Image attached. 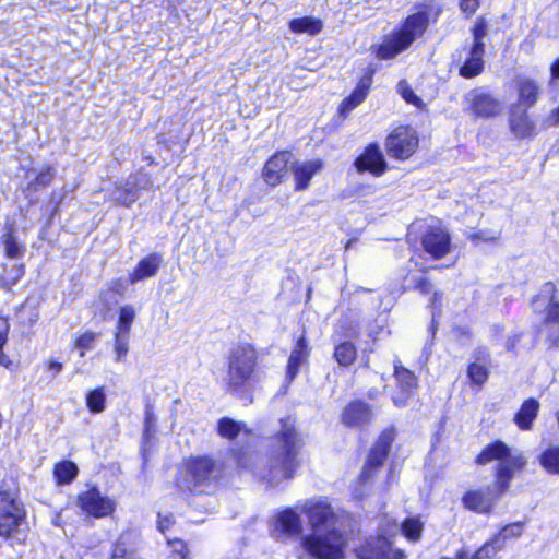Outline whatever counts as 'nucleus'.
Instances as JSON below:
<instances>
[{
	"label": "nucleus",
	"mask_w": 559,
	"mask_h": 559,
	"mask_svg": "<svg viewBox=\"0 0 559 559\" xmlns=\"http://www.w3.org/2000/svg\"><path fill=\"white\" fill-rule=\"evenodd\" d=\"M25 509L16 492L0 490V536L12 537L25 520Z\"/></svg>",
	"instance_id": "obj_6"
},
{
	"label": "nucleus",
	"mask_w": 559,
	"mask_h": 559,
	"mask_svg": "<svg viewBox=\"0 0 559 559\" xmlns=\"http://www.w3.org/2000/svg\"><path fill=\"white\" fill-rule=\"evenodd\" d=\"M136 311L131 305H124L118 310V321L115 333L130 335L131 326L135 320Z\"/></svg>",
	"instance_id": "obj_31"
},
{
	"label": "nucleus",
	"mask_w": 559,
	"mask_h": 559,
	"mask_svg": "<svg viewBox=\"0 0 559 559\" xmlns=\"http://www.w3.org/2000/svg\"><path fill=\"white\" fill-rule=\"evenodd\" d=\"M334 356L342 366L350 365L356 358V348L349 342H344L336 346Z\"/></svg>",
	"instance_id": "obj_38"
},
{
	"label": "nucleus",
	"mask_w": 559,
	"mask_h": 559,
	"mask_svg": "<svg viewBox=\"0 0 559 559\" xmlns=\"http://www.w3.org/2000/svg\"><path fill=\"white\" fill-rule=\"evenodd\" d=\"M462 500L465 508L477 513H489L495 503V497L481 490H469Z\"/></svg>",
	"instance_id": "obj_20"
},
{
	"label": "nucleus",
	"mask_w": 559,
	"mask_h": 559,
	"mask_svg": "<svg viewBox=\"0 0 559 559\" xmlns=\"http://www.w3.org/2000/svg\"><path fill=\"white\" fill-rule=\"evenodd\" d=\"M189 473L193 481L192 490H197V487L203 484H210L217 477V469L215 465L211 460L205 457L191 460L189 462Z\"/></svg>",
	"instance_id": "obj_17"
},
{
	"label": "nucleus",
	"mask_w": 559,
	"mask_h": 559,
	"mask_svg": "<svg viewBox=\"0 0 559 559\" xmlns=\"http://www.w3.org/2000/svg\"><path fill=\"white\" fill-rule=\"evenodd\" d=\"M78 474L76 465L71 461H62L55 465L53 475L58 484L71 483Z\"/></svg>",
	"instance_id": "obj_33"
},
{
	"label": "nucleus",
	"mask_w": 559,
	"mask_h": 559,
	"mask_svg": "<svg viewBox=\"0 0 559 559\" xmlns=\"http://www.w3.org/2000/svg\"><path fill=\"white\" fill-rule=\"evenodd\" d=\"M10 325L5 318L0 317V346H4L8 341Z\"/></svg>",
	"instance_id": "obj_52"
},
{
	"label": "nucleus",
	"mask_w": 559,
	"mask_h": 559,
	"mask_svg": "<svg viewBox=\"0 0 559 559\" xmlns=\"http://www.w3.org/2000/svg\"><path fill=\"white\" fill-rule=\"evenodd\" d=\"M289 28L292 32L297 34L317 35L322 31V22L319 19L312 16H304L293 19L289 22Z\"/></svg>",
	"instance_id": "obj_29"
},
{
	"label": "nucleus",
	"mask_w": 559,
	"mask_h": 559,
	"mask_svg": "<svg viewBox=\"0 0 559 559\" xmlns=\"http://www.w3.org/2000/svg\"><path fill=\"white\" fill-rule=\"evenodd\" d=\"M276 441V447L263 464H259L258 456L253 453H242L237 459L240 467L252 469L253 474L270 486H276L292 478L300 465L299 454L304 442L295 429L293 418L287 417L281 420Z\"/></svg>",
	"instance_id": "obj_1"
},
{
	"label": "nucleus",
	"mask_w": 559,
	"mask_h": 559,
	"mask_svg": "<svg viewBox=\"0 0 559 559\" xmlns=\"http://www.w3.org/2000/svg\"><path fill=\"white\" fill-rule=\"evenodd\" d=\"M355 166L359 173L370 171L374 176L382 175L386 168L383 155L376 145H369L356 159Z\"/></svg>",
	"instance_id": "obj_16"
},
{
	"label": "nucleus",
	"mask_w": 559,
	"mask_h": 559,
	"mask_svg": "<svg viewBox=\"0 0 559 559\" xmlns=\"http://www.w3.org/2000/svg\"><path fill=\"white\" fill-rule=\"evenodd\" d=\"M86 405L92 413L98 414L106 408V394L104 388H96L86 394Z\"/></svg>",
	"instance_id": "obj_37"
},
{
	"label": "nucleus",
	"mask_w": 559,
	"mask_h": 559,
	"mask_svg": "<svg viewBox=\"0 0 559 559\" xmlns=\"http://www.w3.org/2000/svg\"><path fill=\"white\" fill-rule=\"evenodd\" d=\"M3 246L5 255L11 259L21 258L24 254L25 247L17 241L16 237L12 233L4 236Z\"/></svg>",
	"instance_id": "obj_39"
},
{
	"label": "nucleus",
	"mask_w": 559,
	"mask_h": 559,
	"mask_svg": "<svg viewBox=\"0 0 559 559\" xmlns=\"http://www.w3.org/2000/svg\"><path fill=\"white\" fill-rule=\"evenodd\" d=\"M431 287V284L426 278H420L417 281V288L424 293H428Z\"/></svg>",
	"instance_id": "obj_57"
},
{
	"label": "nucleus",
	"mask_w": 559,
	"mask_h": 559,
	"mask_svg": "<svg viewBox=\"0 0 559 559\" xmlns=\"http://www.w3.org/2000/svg\"><path fill=\"white\" fill-rule=\"evenodd\" d=\"M346 540L337 530L310 533L301 539L302 549L312 559H344Z\"/></svg>",
	"instance_id": "obj_5"
},
{
	"label": "nucleus",
	"mask_w": 559,
	"mask_h": 559,
	"mask_svg": "<svg viewBox=\"0 0 559 559\" xmlns=\"http://www.w3.org/2000/svg\"><path fill=\"white\" fill-rule=\"evenodd\" d=\"M288 162V152H280L270 157L263 168L262 176L264 181L271 187L280 185L287 175Z\"/></svg>",
	"instance_id": "obj_15"
},
{
	"label": "nucleus",
	"mask_w": 559,
	"mask_h": 559,
	"mask_svg": "<svg viewBox=\"0 0 559 559\" xmlns=\"http://www.w3.org/2000/svg\"><path fill=\"white\" fill-rule=\"evenodd\" d=\"M467 373L471 381L477 385H483L488 379V369L477 362H473L468 366Z\"/></svg>",
	"instance_id": "obj_43"
},
{
	"label": "nucleus",
	"mask_w": 559,
	"mask_h": 559,
	"mask_svg": "<svg viewBox=\"0 0 559 559\" xmlns=\"http://www.w3.org/2000/svg\"><path fill=\"white\" fill-rule=\"evenodd\" d=\"M544 124L546 127H555L559 124V106L549 112Z\"/></svg>",
	"instance_id": "obj_53"
},
{
	"label": "nucleus",
	"mask_w": 559,
	"mask_h": 559,
	"mask_svg": "<svg viewBox=\"0 0 559 559\" xmlns=\"http://www.w3.org/2000/svg\"><path fill=\"white\" fill-rule=\"evenodd\" d=\"M432 12L431 5H419L416 12L401 22L399 27L376 48V56L380 59H391L411 47L425 34Z\"/></svg>",
	"instance_id": "obj_2"
},
{
	"label": "nucleus",
	"mask_w": 559,
	"mask_h": 559,
	"mask_svg": "<svg viewBox=\"0 0 559 559\" xmlns=\"http://www.w3.org/2000/svg\"><path fill=\"white\" fill-rule=\"evenodd\" d=\"M218 432L222 437L234 439L241 432L249 433V430L242 423L235 421L230 418H222L218 423Z\"/></svg>",
	"instance_id": "obj_34"
},
{
	"label": "nucleus",
	"mask_w": 559,
	"mask_h": 559,
	"mask_svg": "<svg viewBox=\"0 0 559 559\" xmlns=\"http://www.w3.org/2000/svg\"><path fill=\"white\" fill-rule=\"evenodd\" d=\"M538 95L539 87L534 81L523 79L519 82V99L524 106H533L537 102Z\"/></svg>",
	"instance_id": "obj_30"
},
{
	"label": "nucleus",
	"mask_w": 559,
	"mask_h": 559,
	"mask_svg": "<svg viewBox=\"0 0 559 559\" xmlns=\"http://www.w3.org/2000/svg\"><path fill=\"white\" fill-rule=\"evenodd\" d=\"M424 250L435 259H441L451 251V237L440 224L428 226L421 238Z\"/></svg>",
	"instance_id": "obj_12"
},
{
	"label": "nucleus",
	"mask_w": 559,
	"mask_h": 559,
	"mask_svg": "<svg viewBox=\"0 0 559 559\" xmlns=\"http://www.w3.org/2000/svg\"><path fill=\"white\" fill-rule=\"evenodd\" d=\"M129 338L130 335L115 333L114 352L116 361H121L127 356L129 352Z\"/></svg>",
	"instance_id": "obj_44"
},
{
	"label": "nucleus",
	"mask_w": 559,
	"mask_h": 559,
	"mask_svg": "<svg viewBox=\"0 0 559 559\" xmlns=\"http://www.w3.org/2000/svg\"><path fill=\"white\" fill-rule=\"evenodd\" d=\"M397 92L406 103L412 104L417 108H421L424 106L421 98L414 93L406 81L399 82Z\"/></svg>",
	"instance_id": "obj_42"
},
{
	"label": "nucleus",
	"mask_w": 559,
	"mask_h": 559,
	"mask_svg": "<svg viewBox=\"0 0 559 559\" xmlns=\"http://www.w3.org/2000/svg\"><path fill=\"white\" fill-rule=\"evenodd\" d=\"M356 556L358 559H405V552L394 548L384 536L368 538L356 549Z\"/></svg>",
	"instance_id": "obj_9"
},
{
	"label": "nucleus",
	"mask_w": 559,
	"mask_h": 559,
	"mask_svg": "<svg viewBox=\"0 0 559 559\" xmlns=\"http://www.w3.org/2000/svg\"><path fill=\"white\" fill-rule=\"evenodd\" d=\"M46 368L48 371L52 372L53 376L58 374L59 372H61L63 366L61 362L57 361V360H53V359H49L46 364Z\"/></svg>",
	"instance_id": "obj_55"
},
{
	"label": "nucleus",
	"mask_w": 559,
	"mask_h": 559,
	"mask_svg": "<svg viewBox=\"0 0 559 559\" xmlns=\"http://www.w3.org/2000/svg\"><path fill=\"white\" fill-rule=\"evenodd\" d=\"M275 530L288 536L299 535L302 531L299 514L292 509L280 512L276 516Z\"/></svg>",
	"instance_id": "obj_21"
},
{
	"label": "nucleus",
	"mask_w": 559,
	"mask_h": 559,
	"mask_svg": "<svg viewBox=\"0 0 559 559\" xmlns=\"http://www.w3.org/2000/svg\"><path fill=\"white\" fill-rule=\"evenodd\" d=\"M55 177L53 168L50 166L45 167L36 178L29 182V187L34 190H38L39 188H44L48 186Z\"/></svg>",
	"instance_id": "obj_45"
},
{
	"label": "nucleus",
	"mask_w": 559,
	"mask_h": 559,
	"mask_svg": "<svg viewBox=\"0 0 559 559\" xmlns=\"http://www.w3.org/2000/svg\"><path fill=\"white\" fill-rule=\"evenodd\" d=\"M309 347L306 342L305 335H301L292 352L287 364V378L292 381L298 373L299 368L305 364L309 357Z\"/></svg>",
	"instance_id": "obj_23"
},
{
	"label": "nucleus",
	"mask_w": 559,
	"mask_h": 559,
	"mask_svg": "<svg viewBox=\"0 0 559 559\" xmlns=\"http://www.w3.org/2000/svg\"><path fill=\"white\" fill-rule=\"evenodd\" d=\"M522 524L521 523H512L506 525L496 536L501 537V543L504 546V542L509 538L520 537L522 535Z\"/></svg>",
	"instance_id": "obj_47"
},
{
	"label": "nucleus",
	"mask_w": 559,
	"mask_h": 559,
	"mask_svg": "<svg viewBox=\"0 0 559 559\" xmlns=\"http://www.w3.org/2000/svg\"><path fill=\"white\" fill-rule=\"evenodd\" d=\"M141 177H142L141 175H133V176H130L129 179L127 180L126 187H124L126 197L122 200V203L124 205H130L131 203H133L136 200L135 192H136L138 188H144L143 186H141V181H140Z\"/></svg>",
	"instance_id": "obj_41"
},
{
	"label": "nucleus",
	"mask_w": 559,
	"mask_h": 559,
	"mask_svg": "<svg viewBox=\"0 0 559 559\" xmlns=\"http://www.w3.org/2000/svg\"><path fill=\"white\" fill-rule=\"evenodd\" d=\"M472 32H473V37H474L473 44L485 45L483 40L487 35L486 20L484 17L477 19Z\"/></svg>",
	"instance_id": "obj_48"
},
{
	"label": "nucleus",
	"mask_w": 559,
	"mask_h": 559,
	"mask_svg": "<svg viewBox=\"0 0 559 559\" xmlns=\"http://www.w3.org/2000/svg\"><path fill=\"white\" fill-rule=\"evenodd\" d=\"M437 294L433 295L432 299H431V305L435 307L436 302H437Z\"/></svg>",
	"instance_id": "obj_61"
},
{
	"label": "nucleus",
	"mask_w": 559,
	"mask_h": 559,
	"mask_svg": "<svg viewBox=\"0 0 559 559\" xmlns=\"http://www.w3.org/2000/svg\"><path fill=\"white\" fill-rule=\"evenodd\" d=\"M400 526L395 521H385L383 522L379 527V535L378 536H384L386 538L394 536Z\"/></svg>",
	"instance_id": "obj_49"
},
{
	"label": "nucleus",
	"mask_w": 559,
	"mask_h": 559,
	"mask_svg": "<svg viewBox=\"0 0 559 559\" xmlns=\"http://www.w3.org/2000/svg\"><path fill=\"white\" fill-rule=\"evenodd\" d=\"M551 75L559 79V58L551 66Z\"/></svg>",
	"instance_id": "obj_59"
},
{
	"label": "nucleus",
	"mask_w": 559,
	"mask_h": 559,
	"mask_svg": "<svg viewBox=\"0 0 559 559\" xmlns=\"http://www.w3.org/2000/svg\"><path fill=\"white\" fill-rule=\"evenodd\" d=\"M510 128L518 138H528L535 132V124L525 111L513 114L510 118Z\"/></svg>",
	"instance_id": "obj_28"
},
{
	"label": "nucleus",
	"mask_w": 559,
	"mask_h": 559,
	"mask_svg": "<svg viewBox=\"0 0 559 559\" xmlns=\"http://www.w3.org/2000/svg\"><path fill=\"white\" fill-rule=\"evenodd\" d=\"M154 426H155L154 415H153L152 411L147 409L145 412V432L150 433L154 429Z\"/></svg>",
	"instance_id": "obj_56"
},
{
	"label": "nucleus",
	"mask_w": 559,
	"mask_h": 559,
	"mask_svg": "<svg viewBox=\"0 0 559 559\" xmlns=\"http://www.w3.org/2000/svg\"><path fill=\"white\" fill-rule=\"evenodd\" d=\"M391 441V435L383 433L374 448L371 450L356 483L357 487L354 491L356 499L364 497V491L360 487L367 485L372 479L376 471L383 464L384 460L386 459Z\"/></svg>",
	"instance_id": "obj_7"
},
{
	"label": "nucleus",
	"mask_w": 559,
	"mask_h": 559,
	"mask_svg": "<svg viewBox=\"0 0 559 559\" xmlns=\"http://www.w3.org/2000/svg\"><path fill=\"white\" fill-rule=\"evenodd\" d=\"M492 461L498 462L493 490L496 496H499L509 488L515 472L521 471L525 466L526 459L519 451L512 452L502 441H495L485 447L476 457V463L479 465Z\"/></svg>",
	"instance_id": "obj_3"
},
{
	"label": "nucleus",
	"mask_w": 559,
	"mask_h": 559,
	"mask_svg": "<svg viewBox=\"0 0 559 559\" xmlns=\"http://www.w3.org/2000/svg\"><path fill=\"white\" fill-rule=\"evenodd\" d=\"M484 53L485 45L479 44L461 50L460 56H465V60L460 68V75L466 79L479 75L484 69Z\"/></svg>",
	"instance_id": "obj_14"
},
{
	"label": "nucleus",
	"mask_w": 559,
	"mask_h": 559,
	"mask_svg": "<svg viewBox=\"0 0 559 559\" xmlns=\"http://www.w3.org/2000/svg\"><path fill=\"white\" fill-rule=\"evenodd\" d=\"M16 273V276H15V280L20 278L23 274V267L22 266H19L15 271Z\"/></svg>",
	"instance_id": "obj_60"
},
{
	"label": "nucleus",
	"mask_w": 559,
	"mask_h": 559,
	"mask_svg": "<svg viewBox=\"0 0 559 559\" xmlns=\"http://www.w3.org/2000/svg\"><path fill=\"white\" fill-rule=\"evenodd\" d=\"M370 85L371 76H362L356 88L353 91V93L341 103V115H346L347 112L356 108L359 104H361L368 95Z\"/></svg>",
	"instance_id": "obj_22"
},
{
	"label": "nucleus",
	"mask_w": 559,
	"mask_h": 559,
	"mask_svg": "<svg viewBox=\"0 0 559 559\" xmlns=\"http://www.w3.org/2000/svg\"><path fill=\"white\" fill-rule=\"evenodd\" d=\"M307 515L311 533L336 530V515L325 501H308L301 507Z\"/></svg>",
	"instance_id": "obj_8"
},
{
	"label": "nucleus",
	"mask_w": 559,
	"mask_h": 559,
	"mask_svg": "<svg viewBox=\"0 0 559 559\" xmlns=\"http://www.w3.org/2000/svg\"><path fill=\"white\" fill-rule=\"evenodd\" d=\"M80 509L92 516L104 518L115 511L116 504L108 497L103 496L96 488H90L78 496Z\"/></svg>",
	"instance_id": "obj_13"
},
{
	"label": "nucleus",
	"mask_w": 559,
	"mask_h": 559,
	"mask_svg": "<svg viewBox=\"0 0 559 559\" xmlns=\"http://www.w3.org/2000/svg\"><path fill=\"white\" fill-rule=\"evenodd\" d=\"M394 377L401 392L400 394L393 396V402L399 406L404 405L413 391L416 389L417 379L411 370L400 366L397 362H394Z\"/></svg>",
	"instance_id": "obj_18"
},
{
	"label": "nucleus",
	"mask_w": 559,
	"mask_h": 559,
	"mask_svg": "<svg viewBox=\"0 0 559 559\" xmlns=\"http://www.w3.org/2000/svg\"><path fill=\"white\" fill-rule=\"evenodd\" d=\"M171 548L170 559H190L189 550L187 545L180 539H174L168 542Z\"/></svg>",
	"instance_id": "obj_46"
},
{
	"label": "nucleus",
	"mask_w": 559,
	"mask_h": 559,
	"mask_svg": "<svg viewBox=\"0 0 559 559\" xmlns=\"http://www.w3.org/2000/svg\"><path fill=\"white\" fill-rule=\"evenodd\" d=\"M99 335V333L86 331L76 337L74 346L80 350V357H84L85 352L94 347Z\"/></svg>",
	"instance_id": "obj_40"
},
{
	"label": "nucleus",
	"mask_w": 559,
	"mask_h": 559,
	"mask_svg": "<svg viewBox=\"0 0 559 559\" xmlns=\"http://www.w3.org/2000/svg\"><path fill=\"white\" fill-rule=\"evenodd\" d=\"M258 353L248 343L233 347L228 355V368L225 384L229 392H238L243 389L255 374Z\"/></svg>",
	"instance_id": "obj_4"
},
{
	"label": "nucleus",
	"mask_w": 559,
	"mask_h": 559,
	"mask_svg": "<svg viewBox=\"0 0 559 559\" xmlns=\"http://www.w3.org/2000/svg\"><path fill=\"white\" fill-rule=\"evenodd\" d=\"M322 168L323 162L321 159H311L296 164L293 170L296 182L295 189L298 191L306 190L312 177L319 174Z\"/></svg>",
	"instance_id": "obj_19"
},
{
	"label": "nucleus",
	"mask_w": 559,
	"mask_h": 559,
	"mask_svg": "<svg viewBox=\"0 0 559 559\" xmlns=\"http://www.w3.org/2000/svg\"><path fill=\"white\" fill-rule=\"evenodd\" d=\"M503 549L500 536H493L485 543L469 559H491Z\"/></svg>",
	"instance_id": "obj_35"
},
{
	"label": "nucleus",
	"mask_w": 559,
	"mask_h": 559,
	"mask_svg": "<svg viewBox=\"0 0 559 559\" xmlns=\"http://www.w3.org/2000/svg\"><path fill=\"white\" fill-rule=\"evenodd\" d=\"M479 5V0H460V7L464 13L472 15Z\"/></svg>",
	"instance_id": "obj_51"
},
{
	"label": "nucleus",
	"mask_w": 559,
	"mask_h": 559,
	"mask_svg": "<svg viewBox=\"0 0 559 559\" xmlns=\"http://www.w3.org/2000/svg\"><path fill=\"white\" fill-rule=\"evenodd\" d=\"M160 262L162 258L156 253L142 259L130 274V282L136 283L146 277L154 276L160 265Z\"/></svg>",
	"instance_id": "obj_25"
},
{
	"label": "nucleus",
	"mask_w": 559,
	"mask_h": 559,
	"mask_svg": "<svg viewBox=\"0 0 559 559\" xmlns=\"http://www.w3.org/2000/svg\"><path fill=\"white\" fill-rule=\"evenodd\" d=\"M539 409V403L534 399L523 402L519 412L514 415V423L522 430L532 428V424L536 418Z\"/></svg>",
	"instance_id": "obj_26"
},
{
	"label": "nucleus",
	"mask_w": 559,
	"mask_h": 559,
	"mask_svg": "<svg viewBox=\"0 0 559 559\" xmlns=\"http://www.w3.org/2000/svg\"><path fill=\"white\" fill-rule=\"evenodd\" d=\"M418 139L416 132L408 127L395 129L386 139L389 155L397 159H406L416 151Z\"/></svg>",
	"instance_id": "obj_10"
},
{
	"label": "nucleus",
	"mask_w": 559,
	"mask_h": 559,
	"mask_svg": "<svg viewBox=\"0 0 559 559\" xmlns=\"http://www.w3.org/2000/svg\"><path fill=\"white\" fill-rule=\"evenodd\" d=\"M111 559H139L134 554L128 551L123 546L116 545L112 551Z\"/></svg>",
	"instance_id": "obj_50"
},
{
	"label": "nucleus",
	"mask_w": 559,
	"mask_h": 559,
	"mask_svg": "<svg viewBox=\"0 0 559 559\" xmlns=\"http://www.w3.org/2000/svg\"><path fill=\"white\" fill-rule=\"evenodd\" d=\"M555 292L556 286L552 283L544 284L532 306L535 312H545V323L554 326L559 334V301L555 299Z\"/></svg>",
	"instance_id": "obj_11"
},
{
	"label": "nucleus",
	"mask_w": 559,
	"mask_h": 559,
	"mask_svg": "<svg viewBox=\"0 0 559 559\" xmlns=\"http://www.w3.org/2000/svg\"><path fill=\"white\" fill-rule=\"evenodd\" d=\"M475 112L481 117H491L497 115L500 109V103L487 94H477L473 98Z\"/></svg>",
	"instance_id": "obj_27"
},
{
	"label": "nucleus",
	"mask_w": 559,
	"mask_h": 559,
	"mask_svg": "<svg viewBox=\"0 0 559 559\" xmlns=\"http://www.w3.org/2000/svg\"><path fill=\"white\" fill-rule=\"evenodd\" d=\"M401 530L409 542L416 543L421 537L424 523L419 518H408L403 522Z\"/></svg>",
	"instance_id": "obj_36"
},
{
	"label": "nucleus",
	"mask_w": 559,
	"mask_h": 559,
	"mask_svg": "<svg viewBox=\"0 0 559 559\" xmlns=\"http://www.w3.org/2000/svg\"><path fill=\"white\" fill-rule=\"evenodd\" d=\"M371 418V411L361 402H354L346 406L343 413V423L347 426H360Z\"/></svg>",
	"instance_id": "obj_24"
},
{
	"label": "nucleus",
	"mask_w": 559,
	"mask_h": 559,
	"mask_svg": "<svg viewBox=\"0 0 559 559\" xmlns=\"http://www.w3.org/2000/svg\"><path fill=\"white\" fill-rule=\"evenodd\" d=\"M174 524V519L171 514L160 515L158 520V528L160 532L167 531Z\"/></svg>",
	"instance_id": "obj_54"
},
{
	"label": "nucleus",
	"mask_w": 559,
	"mask_h": 559,
	"mask_svg": "<svg viewBox=\"0 0 559 559\" xmlns=\"http://www.w3.org/2000/svg\"><path fill=\"white\" fill-rule=\"evenodd\" d=\"M3 346H0V365L8 367L10 365L9 357L2 350Z\"/></svg>",
	"instance_id": "obj_58"
},
{
	"label": "nucleus",
	"mask_w": 559,
	"mask_h": 559,
	"mask_svg": "<svg viewBox=\"0 0 559 559\" xmlns=\"http://www.w3.org/2000/svg\"><path fill=\"white\" fill-rule=\"evenodd\" d=\"M543 468L552 475H559V445L548 447L539 456Z\"/></svg>",
	"instance_id": "obj_32"
}]
</instances>
